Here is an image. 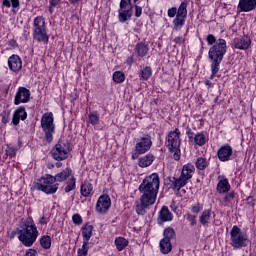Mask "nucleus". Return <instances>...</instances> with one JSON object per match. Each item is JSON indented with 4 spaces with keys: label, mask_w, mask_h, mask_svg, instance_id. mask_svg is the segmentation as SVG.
I'll return each instance as SVG.
<instances>
[{
    "label": "nucleus",
    "mask_w": 256,
    "mask_h": 256,
    "mask_svg": "<svg viewBox=\"0 0 256 256\" xmlns=\"http://www.w3.org/2000/svg\"><path fill=\"white\" fill-rule=\"evenodd\" d=\"M159 174L152 173L146 176L142 183L138 187L139 193H141L140 203L136 205L137 215H145L147 213V207L155 205L157 201V195L159 194Z\"/></svg>",
    "instance_id": "1"
},
{
    "label": "nucleus",
    "mask_w": 256,
    "mask_h": 256,
    "mask_svg": "<svg viewBox=\"0 0 256 256\" xmlns=\"http://www.w3.org/2000/svg\"><path fill=\"white\" fill-rule=\"evenodd\" d=\"M17 235L24 247H33L39 237V230L33 218H27L21 223L20 228L17 229Z\"/></svg>",
    "instance_id": "2"
},
{
    "label": "nucleus",
    "mask_w": 256,
    "mask_h": 256,
    "mask_svg": "<svg viewBox=\"0 0 256 256\" xmlns=\"http://www.w3.org/2000/svg\"><path fill=\"white\" fill-rule=\"evenodd\" d=\"M227 53V41L223 38H219L217 42L209 49L208 59L212 61L211 63V76L210 79H214L215 75L219 73V67L223 57Z\"/></svg>",
    "instance_id": "3"
},
{
    "label": "nucleus",
    "mask_w": 256,
    "mask_h": 256,
    "mask_svg": "<svg viewBox=\"0 0 256 256\" xmlns=\"http://www.w3.org/2000/svg\"><path fill=\"white\" fill-rule=\"evenodd\" d=\"M32 35L37 43H49V34H47V25L43 16H36L32 24Z\"/></svg>",
    "instance_id": "4"
},
{
    "label": "nucleus",
    "mask_w": 256,
    "mask_h": 256,
    "mask_svg": "<svg viewBox=\"0 0 256 256\" xmlns=\"http://www.w3.org/2000/svg\"><path fill=\"white\" fill-rule=\"evenodd\" d=\"M167 148L175 161L181 159V130L179 128H175V130L168 133Z\"/></svg>",
    "instance_id": "5"
},
{
    "label": "nucleus",
    "mask_w": 256,
    "mask_h": 256,
    "mask_svg": "<svg viewBox=\"0 0 256 256\" xmlns=\"http://www.w3.org/2000/svg\"><path fill=\"white\" fill-rule=\"evenodd\" d=\"M56 182L54 176L47 174L34 183V189L36 191H42L46 195H53L59 189V184Z\"/></svg>",
    "instance_id": "6"
},
{
    "label": "nucleus",
    "mask_w": 256,
    "mask_h": 256,
    "mask_svg": "<svg viewBox=\"0 0 256 256\" xmlns=\"http://www.w3.org/2000/svg\"><path fill=\"white\" fill-rule=\"evenodd\" d=\"M187 5V1H183L179 5L178 9L177 7H172L168 9V17H170L171 19L175 17V19L173 20V25L175 29H181L183 25H185V19L187 18Z\"/></svg>",
    "instance_id": "7"
},
{
    "label": "nucleus",
    "mask_w": 256,
    "mask_h": 256,
    "mask_svg": "<svg viewBox=\"0 0 256 256\" xmlns=\"http://www.w3.org/2000/svg\"><path fill=\"white\" fill-rule=\"evenodd\" d=\"M40 127L45 134L47 143H51L55 135V117L53 116V112H46L42 115Z\"/></svg>",
    "instance_id": "8"
},
{
    "label": "nucleus",
    "mask_w": 256,
    "mask_h": 256,
    "mask_svg": "<svg viewBox=\"0 0 256 256\" xmlns=\"http://www.w3.org/2000/svg\"><path fill=\"white\" fill-rule=\"evenodd\" d=\"M230 245L233 249H243L249 245V236L237 225L230 230Z\"/></svg>",
    "instance_id": "9"
},
{
    "label": "nucleus",
    "mask_w": 256,
    "mask_h": 256,
    "mask_svg": "<svg viewBox=\"0 0 256 256\" xmlns=\"http://www.w3.org/2000/svg\"><path fill=\"white\" fill-rule=\"evenodd\" d=\"M152 147H153V140L151 138V135L143 134L142 136L136 139L133 157H135V155H145V153H148V151H151Z\"/></svg>",
    "instance_id": "10"
},
{
    "label": "nucleus",
    "mask_w": 256,
    "mask_h": 256,
    "mask_svg": "<svg viewBox=\"0 0 256 256\" xmlns=\"http://www.w3.org/2000/svg\"><path fill=\"white\" fill-rule=\"evenodd\" d=\"M70 152L71 148L69 147V144L65 142H58L51 149V155L55 159V161H65V159L69 157Z\"/></svg>",
    "instance_id": "11"
},
{
    "label": "nucleus",
    "mask_w": 256,
    "mask_h": 256,
    "mask_svg": "<svg viewBox=\"0 0 256 256\" xmlns=\"http://www.w3.org/2000/svg\"><path fill=\"white\" fill-rule=\"evenodd\" d=\"M131 17H133V5L129 4L127 0H120L118 21L127 23V21H131Z\"/></svg>",
    "instance_id": "12"
},
{
    "label": "nucleus",
    "mask_w": 256,
    "mask_h": 256,
    "mask_svg": "<svg viewBox=\"0 0 256 256\" xmlns=\"http://www.w3.org/2000/svg\"><path fill=\"white\" fill-rule=\"evenodd\" d=\"M31 101V90L26 87H18L15 97L14 105H21L22 103H29Z\"/></svg>",
    "instance_id": "13"
},
{
    "label": "nucleus",
    "mask_w": 256,
    "mask_h": 256,
    "mask_svg": "<svg viewBox=\"0 0 256 256\" xmlns=\"http://www.w3.org/2000/svg\"><path fill=\"white\" fill-rule=\"evenodd\" d=\"M111 208V198L109 195H101L96 203L97 213H107Z\"/></svg>",
    "instance_id": "14"
},
{
    "label": "nucleus",
    "mask_w": 256,
    "mask_h": 256,
    "mask_svg": "<svg viewBox=\"0 0 256 256\" xmlns=\"http://www.w3.org/2000/svg\"><path fill=\"white\" fill-rule=\"evenodd\" d=\"M217 157L219 161L223 163L231 161V157H233V147L229 144L223 145L218 149Z\"/></svg>",
    "instance_id": "15"
},
{
    "label": "nucleus",
    "mask_w": 256,
    "mask_h": 256,
    "mask_svg": "<svg viewBox=\"0 0 256 256\" xmlns=\"http://www.w3.org/2000/svg\"><path fill=\"white\" fill-rule=\"evenodd\" d=\"M186 134L189 141H194L195 145H198V147H203V145L207 143V136L203 132H199L195 135V133L192 132L191 129H189Z\"/></svg>",
    "instance_id": "16"
},
{
    "label": "nucleus",
    "mask_w": 256,
    "mask_h": 256,
    "mask_svg": "<svg viewBox=\"0 0 256 256\" xmlns=\"http://www.w3.org/2000/svg\"><path fill=\"white\" fill-rule=\"evenodd\" d=\"M8 67L13 73H19L23 69V60L19 55L13 54L8 58Z\"/></svg>",
    "instance_id": "17"
},
{
    "label": "nucleus",
    "mask_w": 256,
    "mask_h": 256,
    "mask_svg": "<svg viewBox=\"0 0 256 256\" xmlns=\"http://www.w3.org/2000/svg\"><path fill=\"white\" fill-rule=\"evenodd\" d=\"M189 183L188 181L184 180L182 176H179L178 178L172 177L170 179L169 187L174 191L175 195L179 196V192L185 185Z\"/></svg>",
    "instance_id": "18"
},
{
    "label": "nucleus",
    "mask_w": 256,
    "mask_h": 256,
    "mask_svg": "<svg viewBox=\"0 0 256 256\" xmlns=\"http://www.w3.org/2000/svg\"><path fill=\"white\" fill-rule=\"evenodd\" d=\"M234 49L245 51L251 47V38L249 36L238 37L233 40Z\"/></svg>",
    "instance_id": "19"
},
{
    "label": "nucleus",
    "mask_w": 256,
    "mask_h": 256,
    "mask_svg": "<svg viewBox=\"0 0 256 256\" xmlns=\"http://www.w3.org/2000/svg\"><path fill=\"white\" fill-rule=\"evenodd\" d=\"M256 8V0H239L237 9L239 13H249Z\"/></svg>",
    "instance_id": "20"
},
{
    "label": "nucleus",
    "mask_w": 256,
    "mask_h": 256,
    "mask_svg": "<svg viewBox=\"0 0 256 256\" xmlns=\"http://www.w3.org/2000/svg\"><path fill=\"white\" fill-rule=\"evenodd\" d=\"M25 119H27V111L25 107L20 106L13 113L12 123L13 125H19L20 121H25Z\"/></svg>",
    "instance_id": "21"
},
{
    "label": "nucleus",
    "mask_w": 256,
    "mask_h": 256,
    "mask_svg": "<svg viewBox=\"0 0 256 256\" xmlns=\"http://www.w3.org/2000/svg\"><path fill=\"white\" fill-rule=\"evenodd\" d=\"M193 175H195V166L191 163L185 164L182 167L180 177L189 183V180L193 179Z\"/></svg>",
    "instance_id": "22"
},
{
    "label": "nucleus",
    "mask_w": 256,
    "mask_h": 256,
    "mask_svg": "<svg viewBox=\"0 0 256 256\" xmlns=\"http://www.w3.org/2000/svg\"><path fill=\"white\" fill-rule=\"evenodd\" d=\"M73 177V170L71 168H65L62 171L58 172L54 179L57 183H65L67 179H71Z\"/></svg>",
    "instance_id": "23"
},
{
    "label": "nucleus",
    "mask_w": 256,
    "mask_h": 256,
    "mask_svg": "<svg viewBox=\"0 0 256 256\" xmlns=\"http://www.w3.org/2000/svg\"><path fill=\"white\" fill-rule=\"evenodd\" d=\"M134 51L138 57H147L149 54V44L147 42H139L136 44Z\"/></svg>",
    "instance_id": "24"
},
{
    "label": "nucleus",
    "mask_w": 256,
    "mask_h": 256,
    "mask_svg": "<svg viewBox=\"0 0 256 256\" xmlns=\"http://www.w3.org/2000/svg\"><path fill=\"white\" fill-rule=\"evenodd\" d=\"M216 189H217L218 193L223 195V194L229 193V191H231V184H229V180L227 178H222L219 180Z\"/></svg>",
    "instance_id": "25"
},
{
    "label": "nucleus",
    "mask_w": 256,
    "mask_h": 256,
    "mask_svg": "<svg viewBox=\"0 0 256 256\" xmlns=\"http://www.w3.org/2000/svg\"><path fill=\"white\" fill-rule=\"evenodd\" d=\"M159 219L162 223H166L173 219V213L169 210L167 206H163L159 212Z\"/></svg>",
    "instance_id": "26"
},
{
    "label": "nucleus",
    "mask_w": 256,
    "mask_h": 256,
    "mask_svg": "<svg viewBox=\"0 0 256 256\" xmlns=\"http://www.w3.org/2000/svg\"><path fill=\"white\" fill-rule=\"evenodd\" d=\"M153 161H155V156L153 154H146L139 159L138 165L142 168L149 167L153 165Z\"/></svg>",
    "instance_id": "27"
},
{
    "label": "nucleus",
    "mask_w": 256,
    "mask_h": 256,
    "mask_svg": "<svg viewBox=\"0 0 256 256\" xmlns=\"http://www.w3.org/2000/svg\"><path fill=\"white\" fill-rule=\"evenodd\" d=\"M199 222L203 227H207L211 223V209H205L201 212Z\"/></svg>",
    "instance_id": "28"
},
{
    "label": "nucleus",
    "mask_w": 256,
    "mask_h": 256,
    "mask_svg": "<svg viewBox=\"0 0 256 256\" xmlns=\"http://www.w3.org/2000/svg\"><path fill=\"white\" fill-rule=\"evenodd\" d=\"M83 242L89 243L91 237H93V225L86 224L82 227Z\"/></svg>",
    "instance_id": "29"
},
{
    "label": "nucleus",
    "mask_w": 256,
    "mask_h": 256,
    "mask_svg": "<svg viewBox=\"0 0 256 256\" xmlns=\"http://www.w3.org/2000/svg\"><path fill=\"white\" fill-rule=\"evenodd\" d=\"M80 193L82 197H90V195L93 193V184L87 181L82 183L80 187Z\"/></svg>",
    "instance_id": "30"
},
{
    "label": "nucleus",
    "mask_w": 256,
    "mask_h": 256,
    "mask_svg": "<svg viewBox=\"0 0 256 256\" xmlns=\"http://www.w3.org/2000/svg\"><path fill=\"white\" fill-rule=\"evenodd\" d=\"M160 251L163 253V255H169L173 249V245L171 244V241L169 240H160L159 243Z\"/></svg>",
    "instance_id": "31"
},
{
    "label": "nucleus",
    "mask_w": 256,
    "mask_h": 256,
    "mask_svg": "<svg viewBox=\"0 0 256 256\" xmlns=\"http://www.w3.org/2000/svg\"><path fill=\"white\" fill-rule=\"evenodd\" d=\"M152 75L153 69H151V66H146L140 71L139 79L140 81H149Z\"/></svg>",
    "instance_id": "32"
},
{
    "label": "nucleus",
    "mask_w": 256,
    "mask_h": 256,
    "mask_svg": "<svg viewBox=\"0 0 256 256\" xmlns=\"http://www.w3.org/2000/svg\"><path fill=\"white\" fill-rule=\"evenodd\" d=\"M195 165L198 171H205V169L209 167V160H207L205 157H198L196 159Z\"/></svg>",
    "instance_id": "33"
},
{
    "label": "nucleus",
    "mask_w": 256,
    "mask_h": 256,
    "mask_svg": "<svg viewBox=\"0 0 256 256\" xmlns=\"http://www.w3.org/2000/svg\"><path fill=\"white\" fill-rule=\"evenodd\" d=\"M114 245H116L117 251H123L125 247L129 245V240L123 237H117L114 241Z\"/></svg>",
    "instance_id": "34"
},
{
    "label": "nucleus",
    "mask_w": 256,
    "mask_h": 256,
    "mask_svg": "<svg viewBox=\"0 0 256 256\" xmlns=\"http://www.w3.org/2000/svg\"><path fill=\"white\" fill-rule=\"evenodd\" d=\"M76 187H77V179H75V176H71V178L66 182L64 191L65 193H71V191H75Z\"/></svg>",
    "instance_id": "35"
},
{
    "label": "nucleus",
    "mask_w": 256,
    "mask_h": 256,
    "mask_svg": "<svg viewBox=\"0 0 256 256\" xmlns=\"http://www.w3.org/2000/svg\"><path fill=\"white\" fill-rule=\"evenodd\" d=\"M51 236L43 235L40 237V245L42 249H51Z\"/></svg>",
    "instance_id": "36"
},
{
    "label": "nucleus",
    "mask_w": 256,
    "mask_h": 256,
    "mask_svg": "<svg viewBox=\"0 0 256 256\" xmlns=\"http://www.w3.org/2000/svg\"><path fill=\"white\" fill-rule=\"evenodd\" d=\"M99 113L97 112H90L88 114V121L91 125H93V127H95V125H99Z\"/></svg>",
    "instance_id": "37"
},
{
    "label": "nucleus",
    "mask_w": 256,
    "mask_h": 256,
    "mask_svg": "<svg viewBox=\"0 0 256 256\" xmlns=\"http://www.w3.org/2000/svg\"><path fill=\"white\" fill-rule=\"evenodd\" d=\"M2 5L4 7L13 8V9H19L20 2L19 0H3Z\"/></svg>",
    "instance_id": "38"
},
{
    "label": "nucleus",
    "mask_w": 256,
    "mask_h": 256,
    "mask_svg": "<svg viewBox=\"0 0 256 256\" xmlns=\"http://www.w3.org/2000/svg\"><path fill=\"white\" fill-rule=\"evenodd\" d=\"M171 239H175V230L171 227H168L164 230V238L165 241H171Z\"/></svg>",
    "instance_id": "39"
},
{
    "label": "nucleus",
    "mask_w": 256,
    "mask_h": 256,
    "mask_svg": "<svg viewBox=\"0 0 256 256\" xmlns=\"http://www.w3.org/2000/svg\"><path fill=\"white\" fill-rule=\"evenodd\" d=\"M112 79L114 83H123L125 81V74L121 71H116L113 73Z\"/></svg>",
    "instance_id": "40"
},
{
    "label": "nucleus",
    "mask_w": 256,
    "mask_h": 256,
    "mask_svg": "<svg viewBox=\"0 0 256 256\" xmlns=\"http://www.w3.org/2000/svg\"><path fill=\"white\" fill-rule=\"evenodd\" d=\"M204 204L201 202H196L192 204L191 206V213H194L195 215H199L201 211H203Z\"/></svg>",
    "instance_id": "41"
},
{
    "label": "nucleus",
    "mask_w": 256,
    "mask_h": 256,
    "mask_svg": "<svg viewBox=\"0 0 256 256\" xmlns=\"http://www.w3.org/2000/svg\"><path fill=\"white\" fill-rule=\"evenodd\" d=\"M89 253V242H83L82 247L78 249V256H87Z\"/></svg>",
    "instance_id": "42"
},
{
    "label": "nucleus",
    "mask_w": 256,
    "mask_h": 256,
    "mask_svg": "<svg viewBox=\"0 0 256 256\" xmlns=\"http://www.w3.org/2000/svg\"><path fill=\"white\" fill-rule=\"evenodd\" d=\"M5 155L6 157H10V159L15 157V155H17V148L7 145Z\"/></svg>",
    "instance_id": "43"
},
{
    "label": "nucleus",
    "mask_w": 256,
    "mask_h": 256,
    "mask_svg": "<svg viewBox=\"0 0 256 256\" xmlns=\"http://www.w3.org/2000/svg\"><path fill=\"white\" fill-rule=\"evenodd\" d=\"M61 3V0H49L48 11L50 15H53L55 7Z\"/></svg>",
    "instance_id": "44"
},
{
    "label": "nucleus",
    "mask_w": 256,
    "mask_h": 256,
    "mask_svg": "<svg viewBox=\"0 0 256 256\" xmlns=\"http://www.w3.org/2000/svg\"><path fill=\"white\" fill-rule=\"evenodd\" d=\"M11 113L7 112V111H3L1 113V117H2V123L3 125H7V123H9V117H10Z\"/></svg>",
    "instance_id": "45"
},
{
    "label": "nucleus",
    "mask_w": 256,
    "mask_h": 256,
    "mask_svg": "<svg viewBox=\"0 0 256 256\" xmlns=\"http://www.w3.org/2000/svg\"><path fill=\"white\" fill-rule=\"evenodd\" d=\"M72 221L74 225H81V223H83V218L79 214H74L72 216Z\"/></svg>",
    "instance_id": "46"
},
{
    "label": "nucleus",
    "mask_w": 256,
    "mask_h": 256,
    "mask_svg": "<svg viewBox=\"0 0 256 256\" xmlns=\"http://www.w3.org/2000/svg\"><path fill=\"white\" fill-rule=\"evenodd\" d=\"M206 41L208 43V45H215V43H217V38L215 37V35L213 34H209L206 38Z\"/></svg>",
    "instance_id": "47"
},
{
    "label": "nucleus",
    "mask_w": 256,
    "mask_h": 256,
    "mask_svg": "<svg viewBox=\"0 0 256 256\" xmlns=\"http://www.w3.org/2000/svg\"><path fill=\"white\" fill-rule=\"evenodd\" d=\"M186 41V38L185 36H177L175 39H174V43H176L177 45H183Z\"/></svg>",
    "instance_id": "48"
},
{
    "label": "nucleus",
    "mask_w": 256,
    "mask_h": 256,
    "mask_svg": "<svg viewBox=\"0 0 256 256\" xmlns=\"http://www.w3.org/2000/svg\"><path fill=\"white\" fill-rule=\"evenodd\" d=\"M231 199H235V192H230L224 197L225 203H231Z\"/></svg>",
    "instance_id": "49"
},
{
    "label": "nucleus",
    "mask_w": 256,
    "mask_h": 256,
    "mask_svg": "<svg viewBox=\"0 0 256 256\" xmlns=\"http://www.w3.org/2000/svg\"><path fill=\"white\" fill-rule=\"evenodd\" d=\"M47 223H49L48 217L42 216L38 220V225H47Z\"/></svg>",
    "instance_id": "50"
},
{
    "label": "nucleus",
    "mask_w": 256,
    "mask_h": 256,
    "mask_svg": "<svg viewBox=\"0 0 256 256\" xmlns=\"http://www.w3.org/2000/svg\"><path fill=\"white\" fill-rule=\"evenodd\" d=\"M143 14V8L141 6H135V17H140Z\"/></svg>",
    "instance_id": "51"
},
{
    "label": "nucleus",
    "mask_w": 256,
    "mask_h": 256,
    "mask_svg": "<svg viewBox=\"0 0 256 256\" xmlns=\"http://www.w3.org/2000/svg\"><path fill=\"white\" fill-rule=\"evenodd\" d=\"M8 46L10 47V49H17V47H19V44H17L16 40H10L8 42Z\"/></svg>",
    "instance_id": "52"
},
{
    "label": "nucleus",
    "mask_w": 256,
    "mask_h": 256,
    "mask_svg": "<svg viewBox=\"0 0 256 256\" xmlns=\"http://www.w3.org/2000/svg\"><path fill=\"white\" fill-rule=\"evenodd\" d=\"M23 37L28 39L29 35H31V32L29 31L28 26H24V30H23Z\"/></svg>",
    "instance_id": "53"
},
{
    "label": "nucleus",
    "mask_w": 256,
    "mask_h": 256,
    "mask_svg": "<svg viewBox=\"0 0 256 256\" xmlns=\"http://www.w3.org/2000/svg\"><path fill=\"white\" fill-rule=\"evenodd\" d=\"M25 256H37V251L34 250V249H29V250L26 252Z\"/></svg>",
    "instance_id": "54"
},
{
    "label": "nucleus",
    "mask_w": 256,
    "mask_h": 256,
    "mask_svg": "<svg viewBox=\"0 0 256 256\" xmlns=\"http://www.w3.org/2000/svg\"><path fill=\"white\" fill-rule=\"evenodd\" d=\"M126 63H127V65H133V57H128L126 59Z\"/></svg>",
    "instance_id": "55"
},
{
    "label": "nucleus",
    "mask_w": 256,
    "mask_h": 256,
    "mask_svg": "<svg viewBox=\"0 0 256 256\" xmlns=\"http://www.w3.org/2000/svg\"><path fill=\"white\" fill-rule=\"evenodd\" d=\"M195 225H197V220H195V216H194V219L190 220V226L195 227Z\"/></svg>",
    "instance_id": "56"
},
{
    "label": "nucleus",
    "mask_w": 256,
    "mask_h": 256,
    "mask_svg": "<svg viewBox=\"0 0 256 256\" xmlns=\"http://www.w3.org/2000/svg\"><path fill=\"white\" fill-rule=\"evenodd\" d=\"M79 1H81V0H69V3H71V5H77V3H79Z\"/></svg>",
    "instance_id": "57"
},
{
    "label": "nucleus",
    "mask_w": 256,
    "mask_h": 256,
    "mask_svg": "<svg viewBox=\"0 0 256 256\" xmlns=\"http://www.w3.org/2000/svg\"><path fill=\"white\" fill-rule=\"evenodd\" d=\"M185 193H187V191H185V189L180 190L178 197H181V195H185Z\"/></svg>",
    "instance_id": "58"
},
{
    "label": "nucleus",
    "mask_w": 256,
    "mask_h": 256,
    "mask_svg": "<svg viewBox=\"0 0 256 256\" xmlns=\"http://www.w3.org/2000/svg\"><path fill=\"white\" fill-rule=\"evenodd\" d=\"M63 166V163L61 162H56L55 167H57L58 169L61 168Z\"/></svg>",
    "instance_id": "59"
},
{
    "label": "nucleus",
    "mask_w": 256,
    "mask_h": 256,
    "mask_svg": "<svg viewBox=\"0 0 256 256\" xmlns=\"http://www.w3.org/2000/svg\"><path fill=\"white\" fill-rule=\"evenodd\" d=\"M205 85H208V86H210V85H211V81H209V80H206V81H205Z\"/></svg>",
    "instance_id": "60"
},
{
    "label": "nucleus",
    "mask_w": 256,
    "mask_h": 256,
    "mask_svg": "<svg viewBox=\"0 0 256 256\" xmlns=\"http://www.w3.org/2000/svg\"><path fill=\"white\" fill-rule=\"evenodd\" d=\"M126 2L128 3V5H131V0H126Z\"/></svg>",
    "instance_id": "61"
}]
</instances>
